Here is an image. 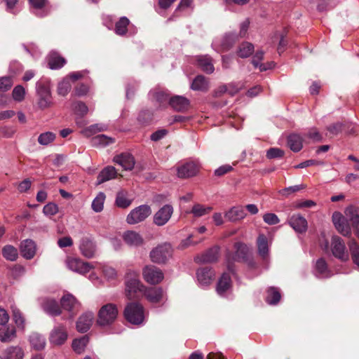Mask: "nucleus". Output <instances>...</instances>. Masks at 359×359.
Masks as SVG:
<instances>
[{
	"instance_id": "nucleus-1",
	"label": "nucleus",
	"mask_w": 359,
	"mask_h": 359,
	"mask_svg": "<svg viewBox=\"0 0 359 359\" xmlns=\"http://www.w3.org/2000/svg\"><path fill=\"white\" fill-rule=\"evenodd\" d=\"M234 253L229 252L226 255L228 269L232 271L231 264L233 262H244L250 267H254L255 262L252 258V249L243 242H236L233 245Z\"/></svg>"
},
{
	"instance_id": "nucleus-2",
	"label": "nucleus",
	"mask_w": 359,
	"mask_h": 359,
	"mask_svg": "<svg viewBox=\"0 0 359 359\" xmlns=\"http://www.w3.org/2000/svg\"><path fill=\"white\" fill-rule=\"evenodd\" d=\"M36 105L41 110L53 106V97L50 91V81L48 79H41L36 83Z\"/></svg>"
},
{
	"instance_id": "nucleus-3",
	"label": "nucleus",
	"mask_w": 359,
	"mask_h": 359,
	"mask_svg": "<svg viewBox=\"0 0 359 359\" xmlns=\"http://www.w3.org/2000/svg\"><path fill=\"white\" fill-rule=\"evenodd\" d=\"M126 294L130 299L137 297V293L143 291L145 287L141 283L139 273L133 269H128L125 275Z\"/></svg>"
},
{
	"instance_id": "nucleus-4",
	"label": "nucleus",
	"mask_w": 359,
	"mask_h": 359,
	"mask_svg": "<svg viewBox=\"0 0 359 359\" xmlns=\"http://www.w3.org/2000/svg\"><path fill=\"white\" fill-rule=\"evenodd\" d=\"M124 316L130 323L141 325L144 320V308L139 303H130L125 308Z\"/></svg>"
},
{
	"instance_id": "nucleus-5",
	"label": "nucleus",
	"mask_w": 359,
	"mask_h": 359,
	"mask_svg": "<svg viewBox=\"0 0 359 359\" xmlns=\"http://www.w3.org/2000/svg\"><path fill=\"white\" fill-rule=\"evenodd\" d=\"M172 251L171 245L165 243L152 249L149 253V257L152 262L162 264H165L172 257Z\"/></svg>"
},
{
	"instance_id": "nucleus-6",
	"label": "nucleus",
	"mask_w": 359,
	"mask_h": 359,
	"mask_svg": "<svg viewBox=\"0 0 359 359\" xmlns=\"http://www.w3.org/2000/svg\"><path fill=\"white\" fill-rule=\"evenodd\" d=\"M118 316V309L114 304H107L98 313L97 323L101 326L109 325L114 322Z\"/></svg>"
},
{
	"instance_id": "nucleus-7",
	"label": "nucleus",
	"mask_w": 359,
	"mask_h": 359,
	"mask_svg": "<svg viewBox=\"0 0 359 359\" xmlns=\"http://www.w3.org/2000/svg\"><path fill=\"white\" fill-rule=\"evenodd\" d=\"M151 214V209L148 205H141L133 209L126 217V222L136 224L144 221Z\"/></svg>"
},
{
	"instance_id": "nucleus-8",
	"label": "nucleus",
	"mask_w": 359,
	"mask_h": 359,
	"mask_svg": "<svg viewBox=\"0 0 359 359\" xmlns=\"http://www.w3.org/2000/svg\"><path fill=\"white\" fill-rule=\"evenodd\" d=\"M142 276L144 280L150 285H157L164 278L162 270L153 265H148L144 267Z\"/></svg>"
},
{
	"instance_id": "nucleus-9",
	"label": "nucleus",
	"mask_w": 359,
	"mask_h": 359,
	"mask_svg": "<svg viewBox=\"0 0 359 359\" xmlns=\"http://www.w3.org/2000/svg\"><path fill=\"white\" fill-rule=\"evenodd\" d=\"M238 39V36L234 32L225 34L222 38L215 40L212 46L216 48L218 52H226L230 50Z\"/></svg>"
},
{
	"instance_id": "nucleus-10",
	"label": "nucleus",
	"mask_w": 359,
	"mask_h": 359,
	"mask_svg": "<svg viewBox=\"0 0 359 359\" xmlns=\"http://www.w3.org/2000/svg\"><path fill=\"white\" fill-rule=\"evenodd\" d=\"M330 250L333 256L341 261L348 259V254L346 250L344 241L337 236L332 237Z\"/></svg>"
},
{
	"instance_id": "nucleus-11",
	"label": "nucleus",
	"mask_w": 359,
	"mask_h": 359,
	"mask_svg": "<svg viewBox=\"0 0 359 359\" xmlns=\"http://www.w3.org/2000/svg\"><path fill=\"white\" fill-rule=\"evenodd\" d=\"M65 263L69 270L81 274H85L93 269V266L90 263L83 262L76 257H68Z\"/></svg>"
},
{
	"instance_id": "nucleus-12",
	"label": "nucleus",
	"mask_w": 359,
	"mask_h": 359,
	"mask_svg": "<svg viewBox=\"0 0 359 359\" xmlns=\"http://www.w3.org/2000/svg\"><path fill=\"white\" fill-rule=\"evenodd\" d=\"M173 214V208L171 205L166 204L161 208L154 215V224L162 226L168 223Z\"/></svg>"
},
{
	"instance_id": "nucleus-13",
	"label": "nucleus",
	"mask_w": 359,
	"mask_h": 359,
	"mask_svg": "<svg viewBox=\"0 0 359 359\" xmlns=\"http://www.w3.org/2000/svg\"><path fill=\"white\" fill-rule=\"evenodd\" d=\"M332 222L337 231L344 236H349L351 234L350 225L347 219L339 212L332 215Z\"/></svg>"
},
{
	"instance_id": "nucleus-14",
	"label": "nucleus",
	"mask_w": 359,
	"mask_h": 359,
	"mask_svg": "<svg viewBox=\"0 0 359 359\" xmlns=\"http://www.w3.org/2000/svg\"><path fill=\"white\" fill-rule=\"evenodd\" d=\"M143 294L152 304L161 303L166 300L165 294L161 287H145L143 290Z\"/></svg>"
},
{
	"instance_id": "nucleus-15",
	"label": "nucleus",
	"mask_w": 359,
	"mask_h": 359,
	"mask_svg": "<svg viewBox=\"0 0 359 359\" xmlns=\"http://www.w3.org/2000/svg\"><path fill=\"white\" fill-rule=\"evenodd\" d=\"M79 250L82 255L90 259L95 255L96 245L90 238L84 236L80 241Z\"/></svg>"
},
{
	"instance_id": "nucleus-16",
	"label": "nucleus",
	"mask_w": 359,
	"mask_h": 359,
	"mask_svg": "<svg viewBox=\"0 0 359 359\" xmlns=\"http://www.w3.org/2000/svg\"><path fill=\"white\" fill-rule=\"evenodd\" d=\"M67 339V332L63 325H58L53 328L50 334V341L54 345H61Z\"/></svg>"
},
{
	"instance_id": "nucleus-17",
	"label": "nucleus",
	"mask_w": 359,
	"mask_h": 359,
	"mask_svg": "<svg viewBox=\"0 0 359 359\" xmlns=\"http://www.w3.org/2000/svg\"><path fill=\"white\" fill-rule=\"evenodd\" d=\"M288 223L297 233H304L307 229L306 219L299 214L292 215L288 219Z\"/></svg>"
},
{
	"instance_id": "nucleus-18",
	"label": "nucleus",
	"mask_w": 359,
	"mask_h": 359,
	"mask_svg": "<svg viewBox=\"0 0 359 359\" xmlns=\"http://www.w3.org/2000/svg\"><path fill=\"white\" fill-rule=\"evenodd\" d=\"M169 104L174 110L184 112L189 109L190 101L185 97L175 95L170 98Z\"/></svg>"
},
{
	"instance_id": "nucleus-19",
	"label": "nucleus",
	"mask_w": 359,
	"mask_h": 359,
	"mask_svg": "<svg viewBox=\"0 0 359 359\" xmlns=\"http://www.w3.org/2000/svg\"><path fill=\"white\" fill-rule=\"evenodd\" d=\"M198 171V165L193 162H189L177 168V176L180 178H188L196 175Z\"/></svg>"
},
{
	"instance_id": "nucleus-20",
	"label": "nucleus",
	"mask_w": 359,
	"mask_h": 359,
	"mask_svg": "<svg viewBox=\"0 0 359 359\" xmlns=\"http://www.w3.org/2000/svg\"><path fill=\"white\" fill-rule=\"evenodd\" d=\"M94 313L93 312H86L81 315L76 322V329L80 332H87L93 321Z\"/></svg>"
},
{
	"instance_id": "nucleus-21",
	"label": "nucleus",
	"mask_w": 359,
	"mask_h": 359,
	"mask_svg": "<svg viewBox=\"0 0 359 359\" xmlns=\"http://www.w3.org/2000/svg\"><path fill=\"white\" fill-rule=\"evenodd\" d=\"M36 15L43 17L50 11V6L48 0H29Z\"/></svg>"
},
{
	"instance_id": "nucleus-22",
	"label": "nucleus",
	"mask_w": 359,
	"mask_h": 359,
	"mask_svg": "<svg viewBox=\"0 0 359 359\" xmlns=\"http://www.w3.org/2000/svg\"><path fill=\"white\" fill-rule=\"evenodd\" d=\"M20 248L22 256L27 259H32L36 254V244L31 239L23 241L20 244Z\"/></svg>"
},
{
	"instance_id": "nucleus-23",
	"label": "nucleus",
	"mask_w": 359,
	"mask_h": 359,
	"mask_svg": "<svg viewBox=\"0 0 359 359\" xmlns=\"http://www.w3.org/2000/svg\"><path fill=\"white\" fill-rule=\"evenodd\" d=\"M197 279L199 284L202 286H206L210 284L214 278L215 273L212 269L208 267L200 268L196 273Z\"/></svg>"
},
{
	"instance_id": "nucleus-24",
	"label": "nucleus",
	"mask_w": 359,
	"mask_h": 359,
	"mask_svg": "<svg viewBox=\"0 0 359 359\" xmlns=\"http://www.w3.org/2000/svg\"><path fill=\"white\" fill-rule=\"evenodd\" d=\"M114 161L120 165L126 170H131L135 165L133 156L128 153L117 155L114 158Z\"/></svg>"
},
{
	"instance_id": "nucleus-25",
	"label": "nucleus",
	"mask_w": 359,
	"mask_h": 359,
	"mask_svg": "<svg viewBox=\"0 0 359 359\" xmlns=\"http://www.w3.org/2000/svg\"><path fill=\"white\" fill-rule=\"evenodd\" d=\"M123 239L130 246L138 247L143 244L142 236L135 231H127L123 234Z\"/></svg>"
},
{
	"instance_id": "nucleus-26",
	"label": "nucleus",
	"mask_w": 359,
	"mask_h": 359,
	"mask_svg": "<svg viewBox=\"0 0 359 359\" xmlns=\"http://www.w3.org/2000/svg\"><path fill=\"white\" fill-rule=\"evenodd\" d=\"M3 359H23L25 352L19 346H10L2 352Z\"/></svg>"
},
{
	"instance_id": "nucleus-27",
	"label": "nucleus",
	"mask_w": 359,
	"mask_h": 359,
	"mask_svg": "<svg viewBox=\"0 0 359 359\" xmlns=\"http://www.w3.org/2000/svg\"><path fill=\"white\" fill-rule=\"evenodd\" d=\"M41 306L44 311L50 316H57L61 313L60 307L54 299H44L41 303Z\"/></svg>"
},
{
	"instance_id": "nucleus-28",
	"label": "nucleus",
	"mask_w": 359,
	"mask_h": 359,
	"mask_svg": "<svg viewBox=\"0 0 359 359\" xmlns=\"http://www.w3.org/2000/svg\"><path fill=\"white\" fill-rule=\"evenodd\" d=\"M219 254V248L217 247H214L208 250H207L205 253L200 256H197L195 258L196 262L198 263H210L217 261L218 258Z\"/></svg>"
},
{
	"instance_id": "nucleus-29",
	"label": "nucleus",
	"mask_w": 359,
	"mask_h": 359,
	"mask_svg": "<svg viewBox=\"0 0 359 359\" xmlns=\"http://www.w3.org/2000/svg\"><path fill=\"white\" fill-rule=\"evenodd\" d=\"M197 65L202 71L207 74H212L215 70L212 59L209 55H199L196 58Z\"/></svg>"
},
{
	"instance_id": "nucleus-30",
	"label": "nucleus",
	"mask_w": 359,
	"mask_h": 359,
	"mask_svg": "<svg viewBox=\"0 0 359 359\" xmlns=\"http://www.w3.org/2000/svg\"><path fill=\"white\" fill-rule=\"evenodd\" d=\"M245 216V210L242 206L233 207L225 214V217L230 222H236L243 219Z\"/></svg>"
},
{
	"instance_id": "nucleus-31",
	"label": "nucleus",
	"mask_w": 359,
	"mask_h": 359,
	"mask_svg": "<svg viewBox=\"0 0 359 359\" xmlns=\"http://www.w3.org/2000/svg\"><path fill=\"white\" fill-rule=\"evenodd\" d=\"M117 172L114 167L107 166L101 170L97 177V184H100L116 177Z\"/></svg>"
},
{
	"instance_id": "nucleus-32",
	"label": "nucleus",
	"mask_w": 359,
	"mask_h": 359,
	"mask_svg": "<svg viewBox=\"0 0 359 359\" xmlns=\"http://www.w3.org/2000/svg\"><path fill=\"white\" fill-rule=\"evenodd\" d=\"M16 337V330L13 325L0 327V341L8 343Z\"/></svg>"
},
{
	"instance_id": "nucleus-33",
	"label": "nucleus",
	"mask_w": 359,
	"mask_h": 359,
	"mask_svg": "<svg viewBox=\"0 0 359 359\" xmlns=\"http://www.w3.org/2000/svg\"><path fill=\"white\" fill-rule=\"evenodd\" d=\"M287 145L292 151H299L303 147L302 136L297 133L290 134L287 137Z\"/></svg>"
},
{
	"instance_id": "nucleus-34",
	"label": "nucleus",
	"mask_w": 359,
	"mask_h": 359,
	"mask_svg": "<svg viewBox=\"0 0 359 359\" xmlns=\"http://www.w3.org/2000/svg\"><path fill=\"white\" fill-rule=\"evenodd\" d=\"M191 88L196 91H208L209 89V81L204 76L198 75L192 81Z\"/></svg>"
},
{
	"instance_id": "nucleus-35",
	"label": "nucleus",
	"mask_w": 359,
	"mask_h": 359,
	"mask_svg": "<svg viewBox=\"0 0 359 359\" xmlns=\"http://www.w3.org/2000/svg\"><path fill=\"white\" fill-rule=\"evenodd\" d=\"M62 308L68 311L72 312L79 306L76 298L71 294H65L61 299Z\"/></svg>"
},
{
	"instance_id": "nucleus-36",
	"label": "nucleus",
	"mask_w": 359,
	"mask_h": 359,
	"mask_svg": "<svg viewBox=\"0 0 359 359\" xmlns=\"http://www.w3.org/2000/svg\"><path fill=\"white\" fill-rule=\"evenodd\" d=\"M257 250L259 255L266 259L269 255V243L266 236L264 234H259L257 240Z\"/></svg>"
},
{
	"instance_id": "nucleus-37",
	"label": "nucleus",
	"mask_w": 359,
	"mask_h": 359,
	"mask_svg": "<svg viewBox=\"0 0 359 359\" xmlns=\"http://www.w3.org/2000/svg\"><path fill=\"white\" fill-rule=\"evenodd\" d=\"M231 278L227 273H224L219 278L216 290L219 295H223L231 287Z\"/></svg>"
},
{
	"instance_id": "nucleus-38",
	"label": "nucleus",
	"mask_w": 359,
	"mask_h": 359,
	"mask_svg": "<svg viewBox=\"0 0 359 359\" xmlns=\"http://www.w3.org/2000/svg\"><path fill=\"white\" fill-rule=\"evenodd\" d=\"M316 276L320 278H328L330 276V272L324 259L320 258L316 261Z\"/></svg>"
},
{
	"instance_id": "nucleus-39",
	"label": "nucleus",
	"mask_w": 359,
	"mask_h": 359,
	"mask_svg": "<svg viewBox=\"0 0 359 359\" xmlns=\"http://www.w3.org/2000/svg\"><path fill=\"white\" fill-rule=\"evenodd\" d=\"M266 293V302L269 304L276 305L279 302L281 298V294L277 287H271L268 288Z\"/></svg>"
},
{
	"instance_id": "nucleus-40",
	"label": "nucleus",
	"mask_w": 359,
	"mask_h": 359,
	"mask_svg": "<svg viewBox=\"0 0 359 359\" xmlns=\"http://www.w3.org/2000/svg\"><path fill=\"white\" fill-rule=\"evenodd\" d=\"M65 60L57 53H50L48 58V65L51 69H60L65 64Z\"/></svg>"
},
{
	"instance_id": "nucleus-41",
	"label": "nucleus",
	"mask_w": 359,
	"mask_h": 359,
	"mask_svg": "<svg viewBox=\"0 0 359 359\" xmlns=\"http://www.w3.org/2000/svg\"><path fill=\"white\" fill-rule=\"evenodd\" d=\"M29 342L32 348L42 350L46 346V339L38 333H33L29 337Z\"/></svg>"
},
{
	"instance_id": "nucleus-42",
	"label": "nucleus",
	"mask_w": 359,
	"mask_h": 359,
	"mask_svg": "<svg viewBox=\"0 0 359 359\" xmlns=\"http://www.w3.org/2000/svg\"><path fill=\"white\" fill-rule=\"evenodd\" d=\"M127 192L125 191H120L117 193L115 205L120 208H127L132 203V200L128 198Z\"/></svg>"
},
{
	"instance_id": "nucleus-43",
	"label": "nucleus",
	"mask_w": 359,
	"mask_h": 359,
	"mask_svg": "<svg viewBox=\"0 0 359 359\" xmlns=\"http://www.w3.org/2000/svg\"><path fill=\"white\" fill-rule=\"evenodd\" d=\"M345 214L353 227L359 225V209L353 206H350L346 209Z\"/></svg>"
},
{
	"instance_id": "nucleus-44",
	"label": "nucleus",
	"mask_w": 359,
	"mask_h": 359,
	"mask_svg": "<svg viewBox=\"0 0 359 359\" xmlns=\"http://www.w3.org/2000/svg\"><path fill=\"white\" fill-rule=\"evenodd\" d=\"M345 214L353 227L359 225V209L353 206H350L346 209Z\"/></svg>"
},
{
	"instance_id": "nucleus-45",
	"label": "nucleus",
	"mask_w": 359,
	"mask_h": 359,
	"mask_svg": "<svg viewBox=\"0 0 359 359\" xmlns=\"http://www.w3.org/2000/svg\"><path fill=\"white\" fill-rule=\"evenodd\" d=\"M11 311L15 323L19 328L23 330L25 328V319L22 313L15 305L11 306Z\"/></svg>"
},
{
	"instance_id": "nucleus-46",
	"label": "nucleus",
	"mask_w": 359,
	"mask_h": 359,
	"mask_svg": "<svg viewBox=\"0 0 359 359\" xmlns=\"http://www.w3.org/2000/svg\"><path fill=\"white\" fill-rule=\"evenodd\" d=\"M130 21L126 17H121L115 24V33L119 36L125 35L128 32Z\"/></svg>"
},
{
	"instance_id": "nucleus-47",
	"label": "nucleus",
	"mask_w": 359,
	"mask_h": 359,
	"mask_svg": "<svg viewBox=\"0 0 359 359\" xmlns=\"http://www.w3.org/2000/svg\"><path fill=\"white\" fill-rule=\"evenodd\" d=\"M3 257L8 261H15L18 257L17 248L11 245H5L2 249Z\"/></svg>"
},
{
	"instance_id": "nucleus-48",
	"label": "nucleus",
	"mask_w": 359,
	"mask_h": 359,
	"mask_svg": "<svg viewBox=\"0 0 359 359\" xmlns=\"http://www.w3.org/2000/svg\"><path fill=\"white\" fill-rule=\"evenodd\" d=\"M254 51V46L250 42L242 43L237 50V54L240 57L245 58L252 55Z\"/></svg>"
},
{
	"instance_id": "nucleus-49",
	"label": "nucleus",
	"mask_w": 359,
	"mask_h": 359,
	"mask_svg": "<svg viewBox=\"0 0 359 359\" xmlns=\"http://www.w3.org/2000/svg\"><path fill=\"white\" fill-rule=\"evenodd\" d=\"M105 198L106 196L103 192L98 193L91 204V208L93 211L100 212L103 210Z\"/></svg>"
},
{
	"instance_id": "nucleus-50",
	"label": "nucleus",
	"mask_w": 359,
	"mask_h": 359,
	"mask_svg": "<svg viewBox=\"0 0 359 359\" xmlns=\"http://www.w3.org/2000/svg\"><path fill=\"white\" fill-rule=\"evenodd\" d=\"M91 142L95 147H105L114 142V140L104 135H97L92 138Z\"/></svg>"
},
{
	"instance_id": "nucleus-51",
	"label": "nucleus",
	"mask_w": 359,
	"mask_h": 359,
	"mask_svg": "<svg viewBox=\"0 0 359 359\" xmlns=\"http://www.w3.org/2000/svg\"><path fill=\"white\" fill-rule=\"evenodd\" d=\"M89 339L87 336H83L79 339H76L72 342V348L77 353H82L88 343Z\"/></svg>"
},
{
	"instance_id": "nucleus-52",
	"label": "nucleus",
	"mask_w": 359,
	"mask_h": 359,
	"mask_svg": "<svg viewBox=\"0 0 359 359\" xmlns=\"http://www.w3.org/2000/svg\"><path fill=\"white\" fill-rule=\"evenodd\" d=\"M348 247L353 263L359 266V245L355 240H352L349 242Z\"/></svg>"
},
{
	"instance_id": "nucleus-53",
	"label": "nucleus",
	"mask_w": 359,
	"mask_h": 359,
	"mask_svg": "<svg viewBox=\"0 0 359 359\" xmlns=\"http://www.w3.org/2000/svg\"><path fill=\"white\" fill-rule=\"evenodd\" d=\"M102 271L104 278L108 280H115L118 277L116 270L111 266L102 265Z\"/></svg>"
},
{
	"instance_id": "nucleus-54",
	"label": "nucleus",
	"mask_w": 359,
	"mask_h": 359,
	"mask_svg": "<svg viewBox=\"0 0 359 359\" xmlns=\"http://www.w3.org/2000/svg\"><path fill=\"white\" fill-rule=\"evenodd\" d=\"M56 135L52 132H46L39 135L38 142L41 145L46 146L55 140Z\"/></svg>"
},
{
	"instance_id": "nucleus-55",
	"label": "nucleus",
	"mask_w": 359,
	"mask_h": 359,
	"mask_svg": "<svg viewBox=\"0 0 359 359\" xmlns=\"http://www.w3.org/2000/svg\"><path fill=\"white\" fill-rule=\"evenodd\" d=\"M210 207H205L201 204L194 205L191 212L195 217H201L210 212L211 210Z\"/></svg>"
},
{
	"instance_id": "nucleus-56",
	"label": "nucleus",
	"mask_w": 359,
	"mask_h": 359,
	"mask_svg": "<svg viewBox=\"0 0 359 359\" xmlns=\"http://www.w3.org/2000/svg\"><path fill=\"white\" fill-rule=\"evenodd\" d=\"M12 95L14 100L22 102L25 98V89L23 86L18 85L13 88Z\"/></svg>"
},
{
	"instance_id": "nucleus-57",
	"label": "nucleus",
	"mask_w": 359,
	"mask_h": 359,
	"mask_svg": "<svg viewBox=\"0 0 359 359\" xmlns=\"http://www.w3.org/2000/svg\"><path fill=\"white\" fill-rule=\"evenodd\" d=\"M59 211V208L55 203H48L44 205L43 212L46 216H53Z\"/></svg>"
},
{
	"instance_id": "nucleus-58",
	"label": "nucleus",
	"mask_w": 359,
	"mask_h": 359,
	"mask_svg": "<svg viewBox=\"0 0 359 359\" xmlns=\"http://www.w3.org/2000/svg\"><path fill=\"white\" fill-rule=\"evenodd\" d=\"M71 84L68 80H63L59 83L57 86V93L60 95H67L71 90Z\"/></svg>"
},
{
	"instance_id": "nucleus-59",
	"label": "nucleus",
	"mask_w": 359,
	"mask_h": 359,
	"mask_svg": "<svg viewBox=\"0 0 359 359\" xmlns=\"http://www.w3.org/2000/svg\"><path fill=\"white\" fill-rule=\"evenodd\" d=\"M284 156V151L279 148H270L266 151V157L269 159L279 158Z\"/></svg>"
},
{
	"instance_id": "nucleus-60",
	"label": "nucleus",
	"mask_w": 359,
	"mask_h": 359,
	"mask_svg": "<svg viewBox=\"0 0 359 359\" xmlns=\"http://www.w3.org/2000/svg\"><path fill=\"white\" fill-rule=\"evenodd\" d=\"M13 86V80L11 76H3L0 78V91H7Z\"/></svg>"
},
{
	"instance_id": "nucleus-61",
	"label": "nucleus",
	"mask_w": 359,
	"mask_h": 359,
	"mask_svg": "<svg viewBox=\"0 0 359 359\" xmlns=\"http://www.w3.org/2000/svg\"><path fill=\"white\" fill-rule=\"evenodd\" d=\"M263 220L269 225H274L279 223L278 216L274 213H266L263 216Z\"/></svg>"
},
{
	"instance_id": "nucleus-62",
	"label": "nucleus",
	"mask_w": 359,
	"mask_h": 359,
	"mask_svg": "<svg viewBox=\"0 0 359 359\" xmlns=\"http://www.w3.org/2000/svg\"><path fill=\"white\" fill-rule=\"evenodd\" d=\"M305 188V186L302 184V185H294V186H291V187H286L283 189H282L280 193L283 195V196H289L290 194L292 193H294V192H297V191H300L301 189H303Z\"/></svg>"
},
{
	"instance_id": "nucleus-63",
	"label": "nucleus",
	"mask_w": 359,
	"mask_h": 359,
	"mask_svg": "<svg viewBox=\"0 0 359 359\" xmlns=\"http://www.w3.org/2000/svg\"><path fill=\"white\" fill-rule=\"evenodd\" d=\"M102 130V128L100 127L98 124L92 125L82 130V134L86 137H90L98 131Z\"/></svg>"
},
{
	"instance_id": "nucleus-64",
	"label": "nucleus",
	"mask_w": 359,
	"mask_h": 359,
	"mask_svg": "<svg viewBox=\"0 0 359 359\" xmlns=\"http://www.w3.org/2000/svg\"><path fill=\"white\" fill-rule=\"evenodd\" d=\"M74 110L76 114L84 116L88 111V108L83 102H76L74 103Z\"/></svg>"
}]
</instances>
